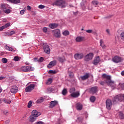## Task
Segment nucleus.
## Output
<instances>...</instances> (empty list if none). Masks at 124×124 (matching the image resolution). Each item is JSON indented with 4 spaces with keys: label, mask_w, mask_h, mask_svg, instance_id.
Returning <instances> with one entry per match:
<instances>
[{
    "label": "nucleus",
    "mask_w": 124,
    "mask_h": 124,
    "mask_svg": "<svg viewBox=\"0 0 124 124\" xmlns=\"http://www.w3.org/2000/svg\"><path fill=\"white\" fill-rule=\"evenodd\" d=\"M102 77L105 78V81L108 86L111 87L112 89L116 88V83H115L114 81L111 80V77L110 76H107V75L104 74L102 75Z\"/></svg>",
    "instance_id": "nucleus-1"
},
{
    "label": "nucleus",
    "mask_w": 124,
    "mask_h": 124,
    "mask_svg": "<svg viewBox=\"0 0 124 124\" xmlns=\"http://www.w3.org/2000/svg\"><path fill=\"white\" fill-rule=\"evenodd\" d=\"M53 4L56 6H59L61 8H65L67 5L65 0H57L53 3Z\"/></svg>",
    "instance_id": "nucleus-2"
},
{
    "label": "nucleus",
    "mask_w": 124,
    "mask_h": 124,
    "mask_svg": "<svg viewBox=\"0 0 124 124\" xmlns=\"http://www.w3.org/2000/svg\"><path fill=\"white\" fill-rule=\"evenodd\" d=\"M20 70L22 71V72H30V71H33V70H34V67L29 66H24L20 68Z\"/></svg>",
    "instance_id": "nucleus-3"
},
{
    "label": "nucleus",
    "mask_w": 124,
    "mask_h": 124,
    "mask_svg": "<svg viewBox=\"0 0 124 124\" xmlns=\"http://www.w3.org/2000/svg\"><path fill=\"white\" fill-rule=\"evenodd\" d=\"M43 49L46 54H50V47H49V46L47 45V44L44 43L43 44Z\"/></svg>",
    "instance_id": "nucleus-4"
},
{
    "label": "nucleus",
    "mask_w": 124,
    "mask_h": 124,
    "mask_svg": "<svg viewBox=\"0 0 124 124\" xmlns=\"http://www.w3.org/2000/svg\"><path fill=\"white\" fill-rule=\"evenodd\" d=\"M93 53H90L87 54L84 58V61L85 62H90V61L93 60Z\"/></svg>",
    "instance_id": "nucleus-5"
},
{
    "label": "nucleus",
    "mask_w": 124,
    "mask_h": 124,
    "mask_svg": "<svg viewBox=\"0 0 124 124\" xmlns=\"http://www.w3.org/2000/svg\"><path fill=\"white\" fill-rule=\"evenodd\" d=\"M35 85L34 84H30L29 86L27 87L25 89L26 93H31L32 90H34Z\"/></svg>",
    "instance_id": "nucleus-6"
},
{
    "label": "nucleus",
    "mask_w": 124,
    "mask_h": 124,
    "mask_svg": "<svg viewBox=\"0 0 124 124\" xmlns=\"http://www.w3.org/2000/svg\"><path fill=\"white\" fill-rule=\"evenodd\" d=\"M122 59L121 57L118 56H116L112 58V62L115 63H119V62H121Z\"/></svg>",
    "instance_id": "nucleus-7"
},
{
    "label": "nucleus",
    "mask_w": 124,
    "mask_h": 124,
    "mask_svg": "<svg viewBox=\"0 0 124 124\" xmlns=\"http://www.w3.org/2000/svg\"><path fill=\"white\" fill-rule=\"evenodd\" d=\"M106 108L108 110H111L112 108V101L110 99H108L106 100Z\"/></svg>",
    "instance_id": "nucleus-8"
},
{
    "label": "nucleus",
    "mask_w": 124,
    "mask_h": 124,
    "mask_svg": "<svg viewBox=\"0 0 124 124\" xmlns=\"http://www.w3.org/2000/svg\"><path fill=\"white\" fill-rule=\"evenodd\" d=\"M74 58L76 60H81L84 58V54L83 53H77L75 54Z\"/></svg>",
    "instance_id": "nucleus-9"
},
{
    "label": "nucleus",
    "mask_w": 124,
    "mask_h": 124,
    "mask_svg": "<svg viewBox=\"0 0 124 124\" xmlns=\"http://www.w3.org/2000/svg\"><path fill=\"white\" fill-rule=\"evenodd\" d=\"M18 87L15 85L13 86L11 88V93H16L18 92Z\"/></svg>",
    "instance_id": "nucleus-10"
},
{
    "label": "nucleus",
    "mask_w": 124,
    "mask_h": 124,
    "mask_svg": "<svg viewBox=\"0 0 124 124\" xmlns=\"http://www.w3.org/2000/svg\"><path fill=\"white\" fill-rule=\"evenodd\" d=\"M57 64V61L54 60L49 62V64L47 65L48 68H52L53 66H55Z\"/></svg>",
    "instance_id": "nucleus-11"
},
{
    "label": "nucleus",
    "mask_w": 124,
    "mask_h": 124,
    "mask_svg": "<svg viewBox=\"0 0 124 124\" xmlns=\"http://www.w3.org/2000/svg\"><path fill=\"white\" fill-rule=\"evenodd\" d=\"M53 32L55 37L59 38L61 37V31H60V30H55L53 31Z\"/></svg>",
    "instance_id": "nucleus-12"
},
{
    "label": "nucleus",
    "mask_w": 124,
    "mask_h": 124,
    "mask_svg": "<svg viewBox=\"0 0 124 124\" xmlns=\"http://www.w3.org/2000/svg\"><path fill=\"white\" fill-rule=\"evenodd\" d=\"M41 113L40 112H38L37 110H32L31 112V115L32 116L37 117H39V116H40Z\"/></svg>",
    "instance_id": "nucleus-13"
},
{
    "label": "nucleus",
    "mask_w": 124,
    "mask_h": 124,
    "mask_svg": "<svg viewBox=\"0 0 124 124\" xmlns=\"http://www.w3.org/2000/svg\"><path fill=\"white\" fill-rule=\"evenodd\" d=\"M100 62V59L99 58V56H98L94 59L93 63L94 64V65H97V64L99 63Z\"/></svg>",
    "instance_id": "nucleus-14"
},
{
    "label": "nucleus",
    "mask_w": 124,
    "mask_h": 124,
    "mask_svg": "<svg viewBox=\"0 0 124 124\" xmlns=\"http://www.w3.org/2000/svg\"><path fill=\"white\" fill-rule=\"evenodd\" d=\"M49 105H50V108H54L55 106H56V105H58V101H51Z\"/></svg>",
    "instance_id": "nucleus-15"
},
{
    "label": "nucleus",
    "mask_w": 124,
    "mask_h": 124,
    "mask_svg": "<svg viewBox=\"0 0 124 124\" xmlns=\"http://www.w3.org/2000/svg\"><path fill=\"white\" fill-rule=\"evenodd\" d=\"M76 108L78 111H81L83 109V105L80 103H78L76 105Z\"/></svg>",
    "instance_id": "nucleus-16"
},
{
    "label": "nucleus",
    "mask_w": 124,
    "mask_h": 124,
    "mask_svg": "<svg viewBox=\"0 0 124 124\" xmlns=\"http://www.w3.org/2000/svg\"><path fill=\"white\" fill-rule=\"evenodd\" d=\"M90 93H97V87L95 86V87H92L90 89Z\"/></svg>",
    "instance_id": "nucleus-17"
},
{
    "label": "nucleus",
    "mask_w": 124,
    "mask_h": 124,
    "mask_svg": "<svg viewBox=\"0 0 124 124\" xmlns=\"http://www.w3.org/2000/svg\"><path fill=\"white\" fill-rule=\"evenodd\" d=\"M90 77V75L89 74V73H86L85 75L83 76H81L80 78L83 80H87Z\"/></svg>",
    "instance_id": "nucleus-18"
},
{
    "label": "nucleus",
    "mask_w": 124,
    "mask_h": 124,
    "mask_svg": "<svg viewBox=\"0 0 124 124\" xmlns=\"http://www.w3.org/2000/svg\"><path fill=\"white\" fill-rule=\"evenodd\" d=\"M80 95V93H79V92H74L73 93L71 94V96L72 97H78Z\"/></svg>",
    "instance_id": "nucleus-19"
},
{
    "label": "nucleus",
    "mask_w": 124,
    "mask_h": 124,
    "mask_svg": "<svg viewBox=\"0 0 124 124\" xmlns=\"http://www.w3.org/2000/svg\"><path fill=\"white\" fill-rule=\"evenodd\" d=\"M59 26V24L56 23H52L49 24V27L50 29H56Z\"/></svg>",
    "instance_id": "nucleus-20"
},
{
    "label": "nucleus",
    "mask_w": 124,
    "mask_h": 124,
    "mask_svg": "<svg viewBox=\"0 0 124 124\" xmlns=\"http://www.w3.org/2000/svg\"><path fill=\"white\" fill-rule=\"evenodd\" d=\"M83 40H84L83 37L78 36L76 39L77 42H81V41H83Z\"/></svg>",
    "instance_id": "nucleus-21"
},
{
    "label": "nucleus",
    "mask_w": 124,
    "mask_h": 124,
    "mask_svg": "<svg viewBox=\"0 0 124 124\" xmlns=\"http://www.w3.org/2000/svg\"><path fill=\"white\" fill-rule=\"evenodd\" d=\"M8 1H10L12 3H15L17 4V3H20L21 0H7Z\"/></svg>",
    "instance_id": "nucleus-22"
},
{
    "label": "nucleus",
    "mask_w": 124,
    "mask_h": 124,
    "mask_svg": "<svg viewBox=\"0 0 124 124\" xmlns=\"http://www.w3.org/2000/svg\"><path fill=\"white\" fill-rule=\"evenodd\" d=\"M100 46L102 47L103 49H105V48H106V46L104 45V42H103V40H100Z\"/></svg>",
    "instance_id": "nucleus-23"
},
{
    "label": "nucleus",
    "mask_w": 124,
    "mask_h": 124,
    "mask_svg": "<svg viewBox=\"0 0 124 124\" xmlns=\"http://www.w3.org/2000/svg\"><path fill=\"white\" fill-rule=\"evenodd\" d=\"M2 101L6 104H10V103H11V101L9 99H7L6 98H3Z\"/></svg>",
    "instance_id": "nucleus-24"
},
{
    "label": "nucleus",
    "mask_w": 124,
    "mask_h": 124,
    "mask_svg": "<svg viewBox=\"0 0 124 124\" xmlns=\"http://www.w3.org/2000/svg\"><path fill=\"white\" fill-rule=\"evenodd\" d=\"M30 122H31V123H33V122H34V121L36 120V117L31 115L30 116Z\"/></svg>",
    "instance_id": "nucleus-25"
},
{
    "label": "nucleus",
    "mask_w": 124,
    "mask_h": 124,
    "mask_svg": "<svg viewBox=\"0 0 124 124\" xmlns=\"http://www.w3.org/2000/svg\"><path fill=\"white\" fill-rule=\"evenodd\" d=\"M5 49H6V50H8V51H10L11 52L14 51V49H13V48H12L8 46H5Z\"/></svg>",
    "instance_id": "nucleus-26"
},
{
    "label": "nucleus",
    "mask_w": 124,
    "mask_h": 124,
    "mask_svg": "<svg viewBox=\"0 0 124 124\" xmlns=\"http://www.w3.org/2000/svg\"><path fill=\"white\" fill-rule=\"evenodd\" d=\"M62 95L65 96L67 94V89L66 88H64L62 92Z\"/></svg>",
    "instance_id": "nucleus-27"
},
{
    "label": "nucleus",
    "mask_w": 124,
    "mask_h": 124,
    "mask_svg": "<svg viewBox=\"0 0 124 124\" xmlns=\"http://www.w3.org/2000/svg\"><path fill=\"white\" fill-rule=\"evenodd\" d=\"M43 101H44V98L41 97L36 101V103H41L42 102H43Z\"/></svg>",
    "instance_id": "nucleus-28"
},
{
    "label": "nucleus",
    "mask_w": 124,
    "mask_h": 124,
    "mask_svg": "<svg viewBox=\"0 0 124 124\" xmlns=\"http://www.w3.org/2000/svg\"><path fill=\"white\" fill-rule=\"evenodd\" d=\"M54 90L51 88V87H48L47 88L46 92L47 93H51L52 92H53Z\"/></svg>",
    "instance_id": "nucleus-29"
},
{
    "label": "nucleus",
    "mask_w": 124,
    "mask_h": 124,
    "mask_svg": "<svg viewBox=\"0 0 124 124\" xmlns=\"http://www.w3.org/2000/svg\"><path fill=\"white\" fill-rule=\"evenodd\" d=\"M58 61L60 62H63L65 61V58L63 57H59L58 58Z\"/></svg>",
    "instance_id": "nucleus-30"
},
{
    "label": "nucleus",
    "mask_w": 124,
    "mask_h": 124,
    "mask_svg": "<svg viewBox=\"0 0 124 124\" xmlns=\"http://www.w3.org/2000/svg\"><path fill=\"white\" fill-rule=\"evenodd\" d=\"M62 34L65 36H67V35H69V31L66 30L62 32Z\"/></svg>",
    "instance_id": "nucleus-31"
},
{
    "label": "nucleus",
    "mask_w": 124,
    "mask_h": 124,
    "mask_svg": "<svg viewBox=\"0 0 124 124\" xmlns=\"http://www.w3.org/2000/svg\"><path fill=\"white\" fill-rule=\"evenodd\" d=\"M90 101L91 102H94L95 101V99H96L95 96H92L90 97Z\"/></svg>",
    "instance_id": "nucleus-32"
},
{
    "label": "nucleus",
    "mask_w": 124,
    "mask_h": 124,
    "mask_svg": "<svg viewBox=\"0 0 124 124\" xmlns=\"http://www.w3.org/2000/svg\"><path fill=\"white\" fill-rule=\"evenodd\" d=\"M87 3V0H83L81 2V6L82 7H85V4Z\"/></svg>",
    "instance_id": "nucleus-33"
},
{
    "label": "nucleus",
    "mask_w": 124,
    "mask_h": 124,
    "mask_svg": "<svg viewBox=\"0 0 124 124\" xmlns=\"http://www.w3.org/2000/svg\"><path fill=\"white\" fill-rule=\"evenodd\" d=\"M53 81V79L51 78H49L48 79L47 82H46V84L47 85H50V84L52 83V81Z\"/></svg>",
    "instance_id": "nucleus-34"
},
{
    "label": "nucleus",
    "mask_w": 124,
    "mask_h": 124,
    "mask_svg": "<svg viewBox=\"0 0 124 124\" xmlns=\"http://www.w3.org/2000/svg\"><path fill=\"white\" fill-rule=\"evenodd\" d=\"M15 33V31H9L7 33V35H12Z\"/></svg>",
    "instance_id": "nucleus-35"
},
{
    "label": "nucleus",
    "mask_w": 124,
    "mask_h": 124,
    "mask_svg": "<svg viewBox=\"0 0 124 124\" xmlns=\"http://www.w3.org/2000/svg\"><path fill=\"white\" fill-rule=\"evenodd\" d=\"M75 88H72L70 89L69 93H74L75 92Z\"/></svg>",
    "instance_id": "nucleus-36"
},
{
    "label": "nucleus",
    "mask_w": 124,
    "mask_h": 124,
    "mask_svg": "<svg viewBox=\"0 0 124 124\" xmlns=\"http://www.w3.org/2000/svg\"><path fill=\"white\" fill-rule=\"evenodd\" d=\"M92 3L93 5H94L95 6H96V5H97V4H98V0H93L92 1Z\"/></svg>",
    "instance_id": "nucleus-37"
},
{
    "label": "nucleus",
    "mask_w": 124,
    "mask_h": 124,
    "mask_svg": "<svg viewBox=\"0 0 124 124\" xmlns=\"http://www.w3.org/2000/svg\"><path fill=\"white\" fill-rule=\"evenodd\" d=\"M119 117L120 119H124V114L123 112H120L119 113Z\"/></svg>",
    "instance_id": "nucleus-38"
},
{
    "label": "nucleus",
    "mask_w": 124,
    "mask_h": 124,
    "mask_svg": "<svg viewBox=\"0 0 124 124\" xmlns=\"http://www.w3.org/2000/svg\"><path fill=\"white\" fill-rule=\"evenodd\" d=\"M1 62L3 63H7V59L5 58H3L1 59Z\"/></svg>",
    "instance_id": "nucleus-39"
},
{
    "label": "nucleus",
    "mask_w": 124,
    "mask_h": 124,
    "mask_svg": "<svg viewBox=\"0 0 124 124\" xmlns=\"http://www.w3.org/2000/svg\"><path fill=\"white\" fill-rule=\"evenodd\" d=\"M31 104H32V101H30L28 104V108H31V106H32V105Z\"/></svg>",
    "instance_id": "nucleus-40"
},
{
    "label": "nucleus",
    "mask_w": 124,
    "mask_h": 124,
    "mask_svg": "<svg viewBox=\"0 0 124 124\" xmlns=\"http://www.w3.org/2000/svg\"><path fill=\"white\" fill-rule=\"evenodd\" d=\"M48 73L49 74H56V72L55 70H49Z\"/></svg>",
    "instance_id": "nucleus-41"
},
{
    "label": "nucleus",
    "mask_w": 124,
    "mask_h": 124,
    "mask_svg": "<svg viewBox=\"0 0 124 124\" xmlns=\"http://www.w3.org/2000/svg\"><path fill=\"white\" fill-rule=\"evenodd\" d=\"M69 76L70 77V78H72L74 76L73 72H68Z\"/></svg>",
    "instance_id": "nucleus-42"
},
{
    "label": "nucleus",
    "mask_w": 124,
    "mask_h": 124,
    "mask_svg": "<svg viewBox=\"0 0 124 124\" xmlns=\"http://www.w3.org/2000/svg\"><path fill=\"white\" fill-rule=\"evenodd\" d=\"M14 61L15 62H18L19 61V57L18 56H16L14 58Z\"/></svg>",
    "instance_id": "nucleus-43"
},
{
    "label": "nucleus",
    "mask_w": 124,
    "mask_h": 124,
    "mask_svg": "<svg viewBox=\"0 0 124 124\" xmlns=\"http://www.w3.org/2000/svg\"><path fill=\"white\" fill-rule=\"evenodd\" d=\"M44 60V58H43V57H41L39 59H38V62H42Z\"/></svg>",
    "instance_id": "nucleus-44"
},
{
    "label": "nucleus",
    "mask_w": 124,
    "mask_h": 124,
    "mask_svg": "<svg viewBox=\"0 0 124 124\" xmlns=\"http://www.w3.org/2000/svg\"><path fill=\"white\" fill-rule=\"evenodd\" d=\"M4 12H5V13H6V14H9V13H10V10H9V9H6L4 10Z\"/></svg>",
    "instance_id": "nucleus-45"
},
{
    "label": "nucleus",
    "mask_w": 124,
    "mask_h": 124,
    "mask_svg": "<svg viewBox=\"0 0 124 124\" xmlns=\"http://www.w3.org/2000/svg\"><path fill=\"white\" fill-rule=\"evenodd\" d=\"M120 36L122 37V39H123V40H124V32H122L121 34H120Z\"/></svg>",
    "instance_id": "nucleus-46"
},
{
    "label": "nucleus",
    "mask_w": 124,
    "mask_h": 124,
    "mask_svg": "<svg viewBox=\"0 0 124 124\" xmlns=\"http://www.w3.org/2000/svg\"><path fill=\"white\" fill-rule=\"evenodd\" d=\"M38 8H40V9H43V8H45V6L43 5H39Z\"/></svg>",
    "instance_id": "nucleus-47"
},
{
    "label": "nucleus",
    "mask_w": 124,
    "mask_h": 124,
    "mask_svg": "<svg viewBox=\"0 0 124 124\" xmlns=\"http://www.w3.org/2000/svg\"><path fill=\"white\" fill-rule=\"evenodd\" d=\"M1 7L2 8H4V9H5L6 8V5H5V4H1Z\"/></svg>",
    "instance_id": "nucleus-48"
},
{
    "label": "nucleus",
    "mask_w": 124,
    "mask_h": 124,
    "mask_svg": "<svg viewBox=\"0 0 124 124\" xmlns=\"http://www.w3.org/2000/svg\"><path fill=\"white\" fill-rule=\"evenodd\" d=\"M9 26H10V23H7L5 25H4V26L5 28V29H6V28H8V27H9Z\"/></svg>",
    "instance_id": "nucleus-49"
},
{
    "label": "nucleus",
    "mask_w": 124,
    "mask_h": 124,
    "mask_svg": "<svg viewBox=\"0 0 124 124\" xmlns=\"http://www.w3.org/2000/svg\"><path fill=\"white\" fill-rule=\"evenodd\" d=\"M99 83L101 86H104L105 85V82L104 81H100Z\"/></svg>",
    "instance_id": "nucleus-50"
},
{
    "label": "nucleus",
    "mask_w": 124,
    "mask_h": 124,
    "mask_svg": "<svg viewBox=\"0 0 124 124\" xmlns=\"http://www.w3.org/2000/svg\"><path fill=\"white\" fill-rule=\"evenodd\" d=\"M85 31L88 33H92L93 32V30H86Z\"/></svg>",
    "instance_id": "nucleus-51"
},
{
    "label": "nucleus",
    "mask_w": 124,
    "mask_h": 124,
    "mask_svg": "<svg viewBox=\"0 0 124 124\" xmlns=\"http://www.w3.org/2000/svg\"><path fill=\"white\" fill-rule=\"evenodd\" d=\"M3 113L4 115H6H6H7V113H8V111L7 110H3Z\"/></svg>",
    "instance_id": "nucleus-52"
},
{
    "label": "nucleus",
    "mask_w": 124,
    "mask_h": 124,
    "mask_svg": "<svg viewBox=\"0 0 124 124\" xmlns=\"http://www.w3.org/2000/svg\"><path fill=\"white\" fill-rule=\"evenodd\" d=\"M43 31L44 32H47V28L44 27L43 28Z\"/></svg>",
    "instance_id": "nucleus-53"
},
{
    "label": "nucleus",
    "mask_w": 124,
    "mask_h": 124,
    "mask_svg": "<svg viewBox=\"0 0 124 124\" xmlns=\"http://www.w3.org/2000/svg\"><path fill=\"white\" fill-rule=\"evenodd\" d=\"M35 124H44L43 122L39 121L35 123Z\"/></svg>",
    "instance_id": "nucleus-54"
},
{
    "label": "nucleus",
    "mask_w": 124,
    "mask_h": 124,
    "mask_svg": "<svg viewBox=\"0 0 124 124\" xmlns=\"http://www.w3.org/2000/svg\"><path fill=\"white\" fill-rule=\"evenodd\" d=\"M4 29H5V27L4 26H3L0 27V31H2V30H4Z\"/></svg>",
    "instance_id": "nucleus-55"
},
{
    "label": "nucleus",
    "mask_w": 124,
    "mask_h": 124,
    "mask_svg": "<svg viewBox=\"0 0 124 124\" xmlns=\"http://www.w3.org/2000/svg\"><path fill=\"white\" fill-rule=\"evenodd\" d=\"M33 62H38V58H34L33 59Z\"/></svg>",
    "instance_id": "nucleus-56"
},
{
    "label": "nucleus",
    "mask_w": 124,
    "mask_h": 124,
    "mask_svg": "<svg viewBox=\"0 0 124 124\" xmlns=\"http://www.w3.org/2000/svg\"><path fill=\"white\" fill-rule=\"evenodd\" d=\"M27 10H31V6H27Z\"/></svg>",
    "instance_id": "nucleus-57"
},
{
    "label": "nucleus",
    "mask_w": 124,
    "mask_h": 124,
    "mask_svg": "<svg viewBox=\"0 0 124 124\" xmlns=\"http://www.w3.org/2000/svg\"><path fill=\"white\" fill-rule=\"evenodd\" d=\"M24 12H25V10H21V11H20V14H21V15H23L24 14Z\"/></svg>",
    "instance_id": "nucleus-58"
},
{
    "label": "nucleus",
    "mask_w": 124,
    "mask_h": 124,
    "mask_svg": "<svg viewBox=\"0 0 124 124\" xmlns=\"http://www.w3.org/2000/svg\"><path fill=\"white\" fill-rule=\"evenodd\" d=\"M74 15H77L78 14V12H73Z\"/></svg>",
    "instance_id": "nucleus-59"
},
{
    "label": "nucleus",
    "mask_w": 124,
    "mask_h": 124,
    "mask_svg": "<svg viewBox=\"0 0 124 124\" xmlns=\"http://www.w3.org/2000/svg\"><path fill=\"white\" fill-rule=\"evenodd\" d=\"M106 31H107V32H108V34H110V31H109V30L107 29V30H106Z\"/></svg>",
    "instance_id": "nucleus-60"
},
{
    "label": "nucleus",
    "mask_w": 124,
    "mask_h": 124,
    "mask_svg": "<svg viewBox=\"0 0 124 124\" xmlns=\"http://www.w3.org/2000/svg\"><path fill=\"white\" fill-rule=\"evenodd\" d=\"M121 75H122V76H124V71H122V72H121Z\"/></svg>",
    "instance_id": "nucleus-61"
},
{
    "label": "nucleus",
    "mask_w": 124,
    "mask_h": 124,
    "mask_svg": "<svg viewBox=\"0 0 124 124\" xmlns=\"http://www.w3.org/2000/svg\"><path fill=\"white\" fill-rule=\"evenodd\" d=\"M3 79H4V78L2 77H0V80H3Z\"/></svg>",
    "instance_id": "nucleus-62"
},
{
    "label": "nucleus",
    "mask_w": 124,
    "mask_h": 124,
    "mask_svg": "<svg viewBox=\"0 0 124 124\" xmlns=\"http://www.w3.org/2000/svg\"><path fill=\"white\" fill-rule=\"evenodd\" d=\"M44 1H45V2L47 3L49 1V0H44Z\"/></svg>",
    "instance_id": "nucleus-63"
},
{
    "label": "nucleus",
    "mask_w": 124,
    "mask_h": 124,
    "mask_svg": "<svg viewBox=\"0 0 124 124\" xmlns=\"http://www.w3.org/2000/svg\"><path fill=\"white\" fill-rule=\"evenodd\" d=\"M25 64H26V65H29V64H30V63L26 62Z\"/></svg>",
    "instance_id": "nucleus-64"
}]
</instances>
